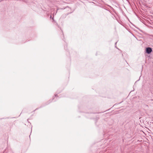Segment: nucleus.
Here are the masks:
<instances>
[{"mask_svg": "<svg viewBox=\"0 0 153 153\" xmlns=\"http://www.w3.org/2000/svg\"><path fill=\"white\" fill-rule=\"evenodd\" d=\"M152 48L150 47H148L146 48V52L148 54H150L152 51Z\"/></svg>", "mask_w": 153, "mask_h": 153, "instance_id": "obj_1", "label": "nucleus"}, {"mask_svg": "<svg viewBox=\"0 0 153 153\" xmlns=\"http://www.w3.org/2000/svg\"><path fill=\"white\" fill-rule=\"evenodd\" d=\"M57 95V94H56V95H55V96H56Z\"/></svg>", "mask_w": 153, "mask_h": 153, "instance_id": "obj_2", "label": "nucleus"}, {"mask_svg": "<svg viewBox=\"0 0 153 153\" xmlns=\"http://www.w3.org/2000/svg\"><path fill=\"white\" fill-rule=\"evenodd\" d=\"M117 43V42H116L115 43V45H116V44Z\"/></svg>", "mask_w": 153, "mask_h": 153, "instance_id": "obj_3", "label": "nucleus"}, {"mask_svg": "<svg viewBox=\"0 0 153 153\" xmlns=\"http://www.w3.org/2000/svg\"><path fill=\"white\" fill-rule=\"evenodd\" d=\"M51 18H52V17L51 16V17H50Z\"/></svg>", "mask_w": 153, "mask_h": 153, "instance_id": "obj_4", "label": "nucleus"}, {"mask_svg": "<svg viewBox=\"0 0 153 153\" xmlns=\"http://www.w3.org/2000/svg\"><path fill=\"white\" fill-rule=\"evenodd\" d=\"M51 18H52V17L51 16V17H50Z\"/></svg>", "mask_w": 153, "mask_h": 153, "instance_id": "obj_5", "label": "nucleus"}]
</instances>
